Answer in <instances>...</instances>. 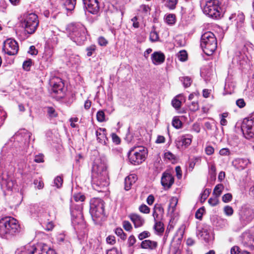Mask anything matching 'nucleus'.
<instances>
[{"mask_svg":"<svg viewBox=\"0 0 254 254\" xmlns=\"http://www.w3.org/2000/svg\"><path fill=\"white\" fill-rule=\"evenodd\" d=\"M34 184L35 185V187L37 188L38 189H41L44 187L43 182L42 181H39L38 180H34Z\"/></svg>","mask_w":254,"mask_h":254,"instance_id":"774afa93","label":"nucleus"},{"mask_svg":"<svg viewBox=\"0 0 254 254\" xmlns=\"http://www.w3.org/2000/svg\"><path fill=\"white\" fill-rule=\"evenodd\" d=\"M137 179V176L134 174H130L125 179V189L126 190H130L131 186L135 183Z\"/></svg>","mask_w":254,"mask_h":254,"instance_id":"a878e982","label":"nucleus"},{"mask_svg":"<svg viewBox=\"0 0 254 254\" xmlns=\"http://www.w3.org/2000/svg\"><path fill=\"white\" fill-rule=\"evenodd\" d=\"M239 215L241 222L246 225L251 222L254 218V212L249 207H243Z\"/></svg>","mask_w":254,"mask_h":254,"instance_id":"2eb2a0df","label":"nucleus"},{"mask_svg":"<svg viewBox=\"0 0 254 254\" xmlns=\"http://www.w3.org/2000/svg\"><path fill=\"white\" fill-rule=\"evenodd\" d=\"M164 157L165 159L169 161L173 160L176 159L175 155L169 151L165 152Z\"/></svg>","mask_w":254,"mask_h":254,"instance_id":"603ef678","label":"nucleus"},{"mask_svg":"<svg viewBox=\"0 0 254 254\" xmlns=\"http://www.w3.org/2000/svg\"><path fill=\"white\" fill-rule=\"evenodd\" d=\"M200 46L206 55H212L217 47V39L214 34L210 31L203 34L201 37Z\"/></svg>","mask_w":254,"mask_h":254,"instance_id":"423d86ee","label":"nucleus"},{"mask_svg":"<svg viewBox=\"0 0 254 254\" xmlns=\"http://www.w3.org/2000/svg\"><path fill=\"white\" fill-rule=\"evenodd\" d=\"M6 118V113L5 111L0 109V127L3 125Z\"/></svg>","mask_w":254,"mask_h":254,"instance_id":"052dcab7","label":"nucleus"},{"mask_svg":"<svg viewBox=\"0 0 254 254\" xmlns=\"http://www.w3.org/2000/svg\"><path fill=\"white\" fill-rule=\"evenodd\" d=\"M42 210H38V213L37 214L36 216L40 217L41 219H47V220H49V219L48 218L49 216V212L47 211V209H46L45 207L42 206Z\"/></svg>","mask_w":254,"mask_h":254,"instance_id":"473e14b6","label":"nucleus"},{"mask_svg":"<svg viewBox=\"0 0 254 254\" xmlns=\"http://www.w3.org/2000/svg\"><path fill=\"white\" fill-rule=\"evenodd\" d=\"M50 84L52 87L53 91L56 93H58L61 91L64 87V84L62 79L58 77H54L50 80Z\"/></svg>","mask_w":254,"mask_h":254,"instance_id":"a211bd4d","label":"nucleus"},{"mask_svg":"<svg viewBox=\"0 0 254 254\" xmlns=\"http://www.w3.org/2000/svg\"><path fill=\"white\" fill-rule=\"evenodd\" d=\"M151 59L154 64L159 65L164 62L165 57L161 52H155L151 55Z\"/></svg>","mask_w":254,"mask_h":254,"instance_id":"5701e85b","label":"nucleus"},{"mask_svg":"<svg viewBox=\"0 0 254 254\" xmlns=\"http://www.w3.org/2000/svg\"><path fill=\"white\" fill-rule=\"evenodd\" d=\"M58 43V38L57 35L53 34L46 41L45 47L53 49L56 46Z\"/></svg>","mask_w":254,"mask_h":254,"instance_id":"cd10ccee","label":"nucleus"},{"mask_svg":"<svg viewBox=\"0 0 254 254\" xmlns=\"http://www.w3.org/2000/svg\"><path fill=\"white\" fill-rule=\"evenodd\" d=\"M203 13L213 19H219L223 16L224 8L219 0H208L203 8Z\"/></svg>","mask_w":254,"mask_h":254,"instance_id":"0eeeda50","label":"nucleus"},{"mask_svg":"<svg viewBox=\"0 0 254 254\" xmlns=\"http://www.w3.org/2000/svg\"><path fill=\"white\" fill-rule=\"evenodd\" d=\"M146 154L147 150L143 147H133L129 150L128 157L132 164L137 165L145 160Z\"/></svg>","mask_w":254,"mask_h":254,"instance_id":"1a4fd4ad","label":"nucleus"},{"mask_svg":"<svg viewBox=\"0 0 254 254\" xmlns=\"http://www.w3.org/2000/svg\"><path fill=\"white\" fill-rule=\"evenodd\" d=\"M224 212L226 215L231 216L233 215L234 210L231 206L227 205L224 207Z\"/></svg>","mask_w":254,"mask_h":254,"instance_id":"09e8293b","label":"nucleus"},{"mask_svg":"<svg viewBox=\"0 0 254 254\" xmlns=\"http://www.w3.org/2000/svg\"><path fill=\"white\" fill-rule=\"evenodd\" d=\"M204 211L205 209L203 207L197 209L195 214V217L198 219L201 220L202 219V215L204 212Z\"/></svg>","mask_w":254,"mask_h":254,"instance_id":"5fc2aeb1","label":"nucleus"},{"mask_svg":"<svg viewBox=\"0 0 254 254\" xmlns=\"http://www.w3.org/2000/svg\"><path fill=\"white\" fill-rule=\"evenodd\" d=\"M241 129L246 138H250L254 136V112L250 117L244 119Z\"/></svg>","mask_w":254,"mask_h":254,"instance_id":"f8f14e48","label":"nucleus"},{"mask_svg":"<svg viewBox=\"0 0 254 254\" xmlns=\"http://www.w3.org/2000/svg\"><path fill=\"white\" fill-rule=\"evenodd\" d=\"M84 7L90 13L97 14L100 6L98 0H82Z\"/></svg>","mask_w":254,"mask_h":254,"instance_id":"dca6fc26","label":"nucleus"},{"mask_svg":"<svg viewBox=\"0 0 254 254\" xmlns=\"http://www.w3.org/2000/svg\"><path fill=\"white\" fill-rule=\"evenodd\" d=\"M31 133L25 129L17 131L3 147L2 154L7 156L20 157L26 154L29 147Z\"/></svg>","mask_w":254,"mask_h":254,"instance_id":"f257e3e1","label":"nucleus"},{"mask_svg":"<svg viewBox=\"0 0 254 254\" xmlns=\"http://www.w3.org/2000/svg\"><path fill=\"white\" fill-rule=\"evenodd\" d=\"M192 138V135L190 134H185L178 137L175 141L177 148L180 150L186 149L190 145Z\"/></svg>","mask_w":254,"mask_h":254,"instance_id":"4468645a","label":"nucleus"},{"mask_svg":"<svg viewBox=\"0 0 254 254\" xmlns=\"http://www.w3.org/2000/svg\"><path fill=\"white\" fill-rule=\"evenodd\" d=\"M250 162L247 158H238L234 162V165L237 169L242 170L247 167Z\"/></svg>","mask_w":254,"mask_h":254,"instance_id":"b1692460","label":"nucleus"},{"mask_svg":"<svg viewBox=\"0 0 254 254\" xmlns=\"http://www.w3.org/2000/svg\"><path fill=\"white\" fill-rule=\"evenodd\" d=\"M129 218L136 228L142 226L144 224L145 221L143 218L138 214H131L130 215Z\"/></svg>","mask_w":254,"mask_h":254,"instance_id":"393cba45","label":"nucleus"},{"mask_svg":"<svg viewBox=\"0 0 254 254\" xmlns=\"http://www.w3.org/2000/svg\"><path fill=\"white\" fill-rule=\"evenodd\" d=\"M57 240L60 244L64 242L65 243L69 242L67 237H66L64 233L58 234L57 236Z\"/></svg>","mask_w":254,"mask_h":254,"instance_id":"c9c22d12","label":"nucleus"},{"mask_svg":"<svg viewBox=\"0 0 254 254\" xmlns=\"http://www.w3.org/2000/svg\"><path fill=\"white\" fill-rule=\"evenodd\" d=\"M164 211L161 204H155L153 211L154 221L162 220L164 216Z\"/></svg>","mask_w":254,"mask_h":254,"instance_id":"412c9836","label":"nucleus"},{"mask_svg":"<svg viewBox=\"0 0 254 254\" xmlns=\"http://www.w3.org/2000/svg\"><path fill=\"white\" fill-rule=\"evenodd\" d=\"M20 254H56L55 251L47 244L27 245L21 248Z\"/></svg>","mask_w":254,"mask_h":254,"instance_id":"6e6552de","label":"nucleus"},{"mask_svg":"<svg viewBox=\"0 0 254 254\" xmlns=\"http://www.w3.org/2000/svg\"><path fill=\"white\" fill-rule=\"evenodd\" d=\"M98 42L99 45L101 46H106L108 43V41L104 37L102 36L99 37L98 38Z\"/></svg>","mask_w":254,"mask_h":254,"instance_id":"0e129e2a","label":"nucleus"},{"mask_svg":"<svg viewBox=\"0 0 254 254\" xmlns=\"http://www.w3.org/2000/svg\"><path fill=\"white\" fill-rule=\"evenodd\" d=\"M54 49L45 46V50L42 58V61L45 62L47 66L53 61Z\"/></svg>","mask_w":254,"mask_h":254,"instance_id":"6ab92c4d","label":"nucleus"},{"mask_svg":"<svg viewBox=\"0 0 254 254\" xmlns=\"http://www.w3.org/2000/svg\"><path fill=\"white\" fill-rule=\"evenodd\" d=\"M178 58L180 61L184 62L187 60L188 54L186 51H181L178 54Z\"/></svg>","mask_w":254,"mask_h":254,"instance_id":"79ce46f5","label":"nucleus"},{"mask_svg":"<svg viewBox=\"0 0 254 254\" xmlns=\"http://www.w3.org/2000/svg\"><path fill=\"white\" fill-rule=\"evenodd\" d=\"M219 154L221 156H229L230 154V151L228 148H223L219 151Z\"/></svg>","mask_w":254,"mask_h":254,"instance_id":"338daca9","label":"nucleus"},{"mask_svg":"<svg viewBox=\"0 0 254 254\" xmlns=\"http://www.w3.org/2000/svg\"><path fill=\"white\" fill-rule=\"evenodd\" d=\"M96 50V46L95 45H91L86 49L87 57H91Z\"/></svg>","mask_w":254,"mask_h":254,"instance_id":"37998d69","label":"nucleus"},{"mask_svg":"<svg viewBox=\"0 0 254 254\" xmlns=\"http://www.w3.org/2000/svg\"><path fill=\"white\" fill-rule=\"evenodd\" d=\"M181 102L176 98L173 99L172 101V105L176 109H179L181 106Z\"/></svg>","mask_w":254,"mask_h":254,"instance_id":"680f3d73","label":"nucleus"},{"mask_svg":"<svg viewBox=\"0 0 254 254\" xmlns=\"http://www.w3.org/2000/svg\"><path fill=\"white\" fill-rule=\"evenodd\" d=\"M32 61L31 59L25 61L23 63V68L25 70L29 71L32 65Z\"/></svg>","mask_w":254,"mask_h":254,"instance_id":"8fccbe9b","label":"nucleus"},{"mask_svg":"<svg viewBox=\"0 0 254 254\" xmlns=\"http://www.w3.org/2000/svg\"><path fill=\"white\" fill-rule=\"evenodd\" d=\"M139 211L143 213L148 214L150 212V208L145 204H141L139 207Z\"/></svg>","mask_w":254,"mask_h":254,"instance_id":"e2e57ef3","label":"nucleus"},{"mask_svg":"<svg viewBox=\"0 0 254 254\" xmlns=\"http://www.w3.org/2000/svg\"><path fill=\"white\" fill-rule=\"evenodd\" d=\"M208 202L210 205L212 206H216L219 202L218 196H214V197H210Z\"/></svg>","mask_w":254,"mask_h":254,"instance_id":"6e6d98bb","label":"nucleus"},{"mask_svg":"<svg viewBox=\"0 0 254 254\" xmlns=\"http://www.w3.org/2000/svg\"><path fill=\"white\" fill-rule=\"evenodd\" d=\"M161 183L164 189H169L174 183V178L170 173L165 172L162 174Z\"/></svg>","mask_w":254,"mask_h":254,"instance_id":"f3484780","label":"nucleus"},{"mask_svg":"<svg viewBox=\"0 0 254 254\" xmlns=\"http://www.w3.org/2000/svg\"><path fill=\"white\" fill-rule=\"evenodd\" d=\"M166 22L169 25L174 24L176 22V16L174 14H169L166 15L165 18Z\"/></svg>","mask_w":254,"mask_h":254,"instance_id":"e433bc0d","label":"nucleus"},{"mask_svg":"<svg viewBox=\"0 0 254 254\" xmlns=\"http://www.w3.org/2000/svg\"><path fill=\"white\" fill-rule=\"evenodd\" d=\"M61 1L67 11H71L75 8L76 0H61Z\"/></svg>","mask_w":254,"mask_h":254,"instance_id":"c85d7f7f","label":"nucleus"},{"mask_svg":"<svg viewBox=\"0 0 254 254\" xmlns=\"http://www.w3.org/2000/svg\"><path fill=\"white\" fill-rule=\"evenodd\" d=\"M177 2V0H167L165 5L170 9H174Z\"/></svg>","mask_w":254,"mask_h":254,"instance_id":"a19ab883","label":"nucleus"},{"mask_svg":"<svg viewBox=\"0 0 254 254\" xmlns=\"http://www.w3.org/2000/svg\"><path fill=\"white\" fill-rule=\"evenodd\" d=\"M157 245L156 242L149 240H144L141 243V247L145 249L154 250L157 248Z\"/></svg>","mask_w":254,"mask_h":254,"instance_id":"bb28decb","label":"nucleus"},{"mask_svg":"<svg viewBox=\"0 0 254 254\" xmlns=\"http://www.w3.org/2000/svg\"><path fill=\"white\" fill-rule=\"evenodd\" d=\"M91 185L94 190L107 194L109 185L107 167L106 161L100 158H96L93 162Z\"/></svg>","mask_w":254,"mask_h":254,"instance_id":"f03ea898","label":"nucleus"},{"mask_svg":"<svg viewBox=\"0 0 254 254\" xmlns=\"http://www.w3.org/2000/svg\"><path fill=\"white\" fill-rule=\"evenodd\" d=\"M21 24L28 34H32L35 32L38 25V16L33 13L26 14Z\"/></svg>","mask_w":254,"mask_h":254,"instance_id":"9d476101","label":"nucleus"},{"mask_svg":"<svg viewBox=\"0 0 254 254\" xmlns=\"http://www.w3.org/2000/svg\"><path fill=\"white\" fill-rule=\"evenodd\" d=\"M185 229V226L184 225H182L180 228L178 229L176 232V235L179 236L178 240L181 241L183 238L184 231Z\"/></svg>","mask_w":254,"mask_h":254,"instance_id":"49530a36","label":"nucleus"},{"mask_svg":"<svg viewBox=\"0 0 254 254\" xmlns=\"http://www.w3.org/2000/svg\"><path fill=\"white\" fill-rule=\"evenodd\" d=\"M34 161L38 163L44 162V155L42 154L35 155L34 158Z\"/></svg>","mask_w":254,"mask_h":254,"instance_id":"69168bd1","label":"nucleus"},{"mask_svg":"<svg viewBox=\"0 0 254 254\" xmlns=\"http://www.w3.org/2000/svg\"><path fill=\"white\" fill-rule=\"evenodd\" d=\"M97 120L100 123L106 121L105 115L103 110H99L97 112L96 114Z\"/></svg>","mask_w":254,"mask_h":254,"instance_id":"58836bf2","label":"nucleus"},{"mask_svg":"<svg viewBox=\"0 0 254 254\" xmlns=\"http://www.w3.org/2000/svg\"><path fill=\"white\" fill-rule=\"evenodd\" d=\"M211 192V190L209 189H206L204 190L203 192L201 194L200 200L201 202H204L207 197L209 196Z\"/></svg>","mask_w":254,"mask_h":254,"instance_id":"3c124183","label":"nucleus"},{"mask_svg":"<svg viewBox=\"0 0 254 254\" xmlns=\"http://www.w3.org/2000/svg\"><path fill=\"white\" fill-rule=\"evenodd\" d=\"M172 124V126L177 129H179L182 127V123L177 117H174Z\"/></svg>","mask_w":254,"mask_h":254,"instance_id":"4c0bfd02","label":"nucleus"},{"mask_svg":"<svg viewBox=\"0 0 254 254\" xmlns=\"http://www.w3.org/2000/svg\"><path fill=\"white\" fill-rule=\"evenodd\" d=\"M68 30L70 38L77 45H82L86 41V29L81 23L71 24Z\"/></svg>","mask_w":254,"mask_h":254,"instance_id":"39448f33","label":"nucleus"},{"mask_svg":"<svg viewBox=\"0 0 254 254\" xmlns=\"http://www.w3.org/2000/svg\"><path fill=\"white\" fill-rule=\"evenodd\" d=\"M18 45L17 42L12 39H8L3 43V51L9 56L15 55L18 51Z\"/></svg>","mask_w":254,"mask_h":254,"instance_id":"ddd939ff","label":"nucleus"},{"mask_svg":"<svg viewBox=\"0 0 254 254\" xmlns=\"http://www.w3.org/2000/svg\"><path fill=\"white\" fill-rule=\"evenodd\" d=\"M18 221L11 217H6L0 220V237L8 238L20 232Z\"/></svg>","mask_w":254,"mask_h":254,"instance_id":"20e7f679","label":"nucleus"},{"mask_svg":"<svg viewBox=\"0 0 254 254\" xmlns=\"http://www.w3.org/2000/svg\"><path fill=\"white\" fill-rule=\"evenodd\" d=\"M230 20L234 19L236 21V26L238 28L243 27L245 21V15L242 12L232 14L229 17Z\"/></svg>","mask_w":254,"mask_h":254,"instance_id":"4be33fe9","label":"nucleus"},{"mask_svg":"<svg viewBox=\"0 0 254 254\" xmlns=\"http://www.w3.org/2000/svg\"><path fill=\"white\" fill-rule=\"evenodd\" d=\"M245 242L249 246H254V235L250 233H246L244 236Z\"/></svg>","mask_w":254,"mask_h":254,"instance_id":"7c9ffc66","label":"nucleus"},{"mask_svg":"<svg viewBox=\"0 0 254 254\" xmlns=\"http://www.w3.org/2000/svg\"><path fill=\"white\" fill-rule=\"evenodd\" d=\"M123 226L124 228L127 231H131L132 229L131 223L128 221H124L123 222Z\"/></svg>","mask_w":254,"mask_h":254,"instance_id":"13d9d810","label":"nucleus"},{"mask_svg":"<svg viewBox=\"0 0 254 254\" xmlns=\"http://www.w3.org/2000/svg\"><path fill=\"white\" fill-rule=\"evenodd\" d=\"M138 10L144 16H146L150 14L151 8L148 5L141 4L140 5Z\"/></svg>","mask_w":254,"mask_h":254,"instance_id":"2f4dec72","label":"nucleus"},{"mask_svg":"<svg viewBox=\"0 0 254 254\" xmlns=\"http://www.w3.org/2000/svg\"><path fill=\"white\" fill-rule=\"evenodd\" d=\"M224 189V186L222 184L217 185L213 190V195L216 196H219Z\"/></svg>","mask_w":254,"mask_h":254,"instance_id":"72a5a7b5","label":"nucleus"},{"mask_svg":"<svg viewBox=\"0 0 254 254\" xmlns=\"http://www.w3.org/2000/svg\"><path fill=\"white\" fill-rule=\"evenodd\" d=\"M155 224L153 226L155 232L157 235H162L164 231V224L161 220L154 221Z\"/></svg>","mask_w":254,"mask_h":254,"instance_id":"c756f323","label":"nucleus"},{"mask_svg":"<svg viewBox=\"0 0 254 254\" xmlns=\"http://www.w3.org/2000/svg\"><path fill=\"white\" fill-rule=\"evenodd\" d=\"M29 211L32 215L34 216L37 215L38 210H42V206L37 204H32L29 206Z\"/></svg>","mask_w":254,"mask_h":254,"instance_id":"f704fd0d","label":"nucleus"},{"mask_svg":"<svg viewBox=\"0 0 254 254\" xmlns=\"http://www.w3.org/2000/svg\"><path fill=\"white\" fill-rule=\"evenodd\" d=\"M47 113L49 116L51 118H55L57 116V114L53 107H48L47 109Z\"/></svg>","mask_w":254,"mask_h":254,"instance_id":"bf43d9fd","label":"nucleus"},{"mask_svg":"<svg viewBox=\"0 0 254 254\" xmlns=\"http://www.w3.org/2000/svg\"><path fill=\"white\" fill-rule=\"evenodd\" d=\"M181 80L185 87H189L192 82L191 78L188 76L182 77L181 78Z\"/></svg>","mask_w":254,"mask_h":254,"instance_id":"a18cd8bd","label":"nucleus"},{"mask_svg":"<svg viewBox=\"0 0 254 254\" xmlns=\"http://www.w3.org/2000/svg\"><path fill=\"white\" fill-rule=\"evenodd\" d=\"M232 199V195L230 193H227L224 194L222 197V201L225 203H228Z\"/></svg>","mask_w":254,"mask_h":254,"instance_id":"4d7b16f0","label":"nucleus"},{"mask_svg":"<svg viewBox=\"0 0 254 254\" xmlns=\"http://www.w3.org/2000/svg\"><path fill=\"white\" fill-rule=\"evenodd\" d=\"M97 141L103 145H106L108 144V139L107 137L106 129L105 128H99L96 131Z\"/></svg>","mask_w":254,"mask_h":254,"instance_id":"aec40b11","label":"nucleus"},{"mask_svg":"<svg viewBox=\"0 0 254 254\" xmlns=\"http://www.w3.org/2000/svg\"><path fill=\"white\" fill-rule=\"evenodd\" d=\"M116 234L120 237L123 240H125L127 238V234L125 233L123 229L121 228H117L115 230Z\"/></svg>","mask_w":254,"mask_h":254,"instance_id":"ea45409f","label":"nucleus"},{"mask_svg":"<svg viewBox=\"0 0 254 254\" xmlns=\"http://www.w3.org/2000/svg\"><path fill=\"white\" fill-rule=\"evenodd\" d=\"M63 180L61 176H57L54 180L55 186L57 188H60L63 185Z\"/></svg>","mask_w":254,"mask_h":254,"instance_id":"de8ad7c7","label":"nucleus"},{"mask_svg":"<svg viewBox=\"0 0 254 254\" xmlns=\"http://www.w3.org/2000/svg\"><path fill=\"white\" fill-rule=\"evenodd\" d=\"M104 208L101 199L93 198L90 201V213L94 220L100 218L103 214Z\"/></svg>","mask_w":254,"mask_h":254,"instance_id":"9b49d317","label":"nucleus"},{"mask_svg":"<svg viewBox=\"0 0 254 254\" xmlns=\"http://www.w3.org/2000/svg\"><path fill=\"white\" fill-rule=\"evenodd\" d=\"M150 235V232L147 231H144L138 234V238L139 240H143L145 238L149 237Z\"/></svg>","mask_w":254,"mask_h":254,"instance_id":"864d4df0","label":"nucleus"},{"mask_svg":"<svg viewBox=\"0 0 254 254\" xmlns=\"http://www.w3.org/2000/svg\"><path fill=\"white\" fill-rule=\"evenodd\" d=\"M159 38V35L156 31L154 30L151 31L150 33L149 39L151 42H156L158 41Z\"/></svg>","mask_w":254,"mask_h":254,"instance_id":"c03bdc74","label":"nucleus"},{"mask_svg":"<svg viewBox=\"0 0 254 254\" xmlns=\"http://www.w3.org/2000/svg\"><path fill=\"white\" fill-rule=\"evenodd\" d=\"M85 199L80 193H74L71 198L70 213L71 221L77 234L82 236L86 233V224L82 213V202Z\"/></svg>","mask_w":254,"mask_h":254,"instance_id":"7ed1b4c3","label":"nucleus"}]
</instances>
